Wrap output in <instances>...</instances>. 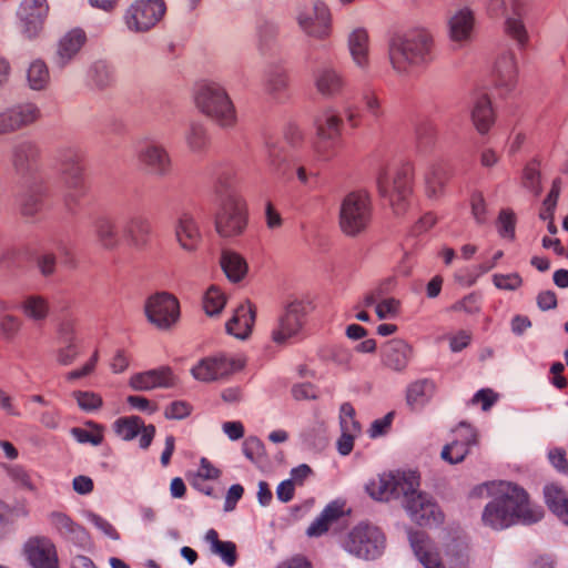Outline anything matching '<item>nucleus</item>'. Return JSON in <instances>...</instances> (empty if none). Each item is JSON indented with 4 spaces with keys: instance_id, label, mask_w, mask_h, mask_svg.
<instances>
[{
    "instance_id": "5fc2aeb1",
    "label": "nucleus",
    "mask_w": 568,
    "mask_h": 568,
    "mask_svg": "<svg viewBox=\"0 0 568 568\" xmlns=\"http://www.w3.org/2000/svg\"><path fill=\"white\" fill-rule=\"evenodd\" d=\"M95 235L104 248H113L118 243L115 227L106 217H100L95 221Z\"/></svg>"
},
{
    "instance_id": "de8ad7c7",
    "label": "nucleus",
    "mask_w": 568,
    "mask_h": 568,
    "mask_svg": "<svg viewBox=\"0 0 568 568\" xmlns=\"http://www.w3.org/2000/svg\"><path fill=\"white\" fill-rule=\"evenodd\" d=\"M415 135L420 149H432L438 138L437 125L432 120H422L416 124Z\"/></svg>"
},
{
    "instance_id": "bb28decb",
    "label": "nucleus",
    "mask_w": 568,
    "mask_h": 568,
    "mask_svg": "<svg viewBox=\"0 0 568 568\" xmlns=\"http://www.w3.org/2000/svg\"><path fill=\"white\" fill-rule=\"evenodd\" d=\"M353 63L362 71H367L369 61V36L365 28L357 27L351 31L347 39Z\"/></svg>"
},
{
    "instance_id": "4c0bfd02",
    "label": "nucleus",
    "mask_w": 568,
    "mask_h": 568,
    "mask_svg": "<svg viewBox=\"0 0 568 568\" xmlns=\"http://www.w3.org/2000/svg\"><path fill=\"white\" fill-rule=\"evenodd\" d=\"M545 501L558 519L568 526V493L555 484L544 488Z\"/></svg>"
},
{
    "instance_id": "f257e3e1",
    "label": "nucleus",
    "mask_w": 568,
    "mask_h": 568,
    "mask_svg": "<svg viewBox=\"0 0 568 568\" xmlns=\"http://www.w3.org/2000/svg\"><path fill=\"white\" fill-rule=\"evenodd\" d=\"M475 497H491L483 511V521L493 529H505L514 524L531 525L542 518L540 507L530 504L527 493L508 481H488L471 490Z\"/></svg>"
},
{
    "instance_id": "49530a36",
    "label": "nucleus",
    "mask_w": 568,
    "mask_h": 568,
    "mask_svg": "<svg viewBox=\"0 0 568 568\" xmlns=\"http://www.w3.org/2000/svg\"><path fill=\"white\" fill-rule=\"evenodd\" d=\"M10 478L22 488L28 490H37L42 483L41 476L33 471L24 468L21 465H14L9 469Z\"/></svg>"
},
{
    "instance_id": "1a4fd4ad",
    "label": "nucleus",
    "mask_w": 568,
    "mask_h": 568,
    "mask_svg": "<svg viewBox=\"0 0 568 568\" xmlns=\"http://www.w3.org/2000/svg\"><path fill=\"white\" fill-rule=\"evenodd\" d=\"M412 488L404 494V507L413 521L419 526H438L444 520V514L435 500L426 493L418 491L416 477L410 475Z\"/></svg>"
},
{
    "instance_id": "864d4df0",
    "label": "nucleus",
    "mask_w": 568,
    "mask_h": 568,
    "mask_svg": "<svg viewBox=\"0 0 568 568\" xmlns=\"http://www.w3.org/2000/svg\"><path fill=\"white\" fill-rule=\"evenodd\" d=\"M43 207V195L40 190H30L20 197V211L26 217L36 216Z\"/></svg>"
},
{
    "instance_id": "bf43d9fd",
    "label": "nucleus",
    "mask_w": 568,
    "mask_h": 568,
    "mask_svg": "<svg viewBox=\"0 0 568 568\" xmlns=\"http://www.w3.org/2000/svg\"><path fill=\"white\" fill-rule=\"evenodd\" d=\"M339 424L342 433L358 435L359 423L355 419V409L349 403H344L339 409Z\"/></svg>"
},
{
    "instance_id": "2eb2a0df",
    "label": "nucleus",
    "mask_w": 568,
    "mask_h": 568,
    "mask_svg": "<svg viewBox=\"0 0 568 568\" xmlns=\"http://www.w3.org/2000/svg\"><path fill=\"white\" fill-rule=\"evenodd\" d=\"M305 315L306 304L303 301L290 302L272 332L273 341L276 344H285L291 338L297 337L302 332Z\"/></svg>"
},
{
    "instance_id": "39448f33",
    "label": "nucleus",
    "mask_w": 568,
    "mask_h": 568,
    "mask_svg": "<svg viewBox=\"0 0 568 568\" xmlns=\"http://www.w3.org/2000/svg\"><path fill=\"white\" fill-rule=\"evenodd\" d=\"M339 545L355 558L376 560L385 551L386 537L379 527L359 523L341 537Z\"/></svg>"
},
{
    "instance_id": "774afa93",
    "label": "nucleus",
    "mask_w": 568,
    "mask_h": 568,
    "mask_svg": "<svg viewBox=\"0 0 568 568\" xmlns=\"http://www.w3.org/2000/svg\"><path fill=\"white\" fill-rule=\"evenodd\" d=\"M58 342L80 341L77 332V320L64 318L58 326Z\"/></svg>"
},
{
    "instance_id": "dca6fc26",
    "label": "nucleus",
    "mask_w": 568,
    "mask_h": 568,
    "mask_svg": "<svg viewBox=\"0 0 568 568\" xmlns=\"http://www.w3.org/2000/svg\"><path fill=\"white\" fill-rule=\"evenodd\" d=\"M49 11L47 0H23L18 9L22 33L28 39L37 38L43 29Z\"/></svg>"
},
{
    "instance_id": "338daca9",
    "label": "nucleus",
    "mask_w": 568,
    "mask_h": 568,
    "mask_svg": "<svg viewBox=\"0 0 568 568\" xmlns=\"http://www.w3.org/2000/svg\"><path fill=\"white\" fill-rule=\"evenodd\" d=\"M212 554L219 556L229 567H233L237 559L236 546L232 541H221L220 545L212 550Z\"/></svg>"
},
{
    "instance_id": "9b49d317",
    "label": "nucleus",
    "mask_w": 568,
    "mask_h": 568,
    "mask_svg": "<svg viewBox=\"0 0 568 568\" xmlns=\"http://www.w3.org/2000/svg\"><path fill=\"white\" fill-rule=\"evenodd\" d=\"M144 315L158 329L171 331L180 320L179 301L168 292H158L144 303Z\"/></svg>"
},
{
    "instance_id": "b1692460",
    "label": "nucleus",
    "mask_w": 568,
    "mask_h": 568,
    "mask_svg": "<svg viewBox=\"0 0 568 568\" xmlns=\"http://www.w3.org/2000/svg\"><path fill=\"white\" fill-rule=\"evenodd\" d=\"M518 65L516 55L511 50L498 54L494 65L496 85L506 92L514 90L517 83Z\"/></svg>"
},
{
    "instance_id": "3c124183",
    "label": "nucleus",
    "mask_w": 568,
    "mask_h": 568,
    "mask_svg": "<svg viewBox=\"0 0 568 568\" xmlns=\"http://www.w3.org/2000/svg\"><path fill=\"white\" fill-rule=\"evenodd\" d=\"M141 429L142 425L138 416L120 417L113 423L114 433L123 440H132L140 434Z\"/></svg>"
},
{
    "instance_id": "37998d69",
    "label": "nucleus",
    "mask_w": 568,
    "mask_h": 568,
    "mask_svg": "<svg viewBox=\"0 0 568 568\" xmlns=\"http://www.w3.org/2000/svg\"><path fill=\"white\" fill-rule=\"evenodd\" d=\"M142 231V222L139 212L134 214H126L120 222L121 239L128 245H138L139 237Z\"/></svg>"
},
{
    "instance_id": "680f3d73",
    "label": "nucleus",
    "mask_w": 568,
    "mask_h": 568,
    "mask_svg": "<svg viewBox=\"0 0 568 568\" xmlns=\"http://www.w3.org/2000/svg\"><path fill=\"white\" fill-rule=\"evenodd\" d=\"M450 568H467L469 562L468 547L464 542H455L448 549Z\"/></svg>"
},
{
    "instance_id": "0e129e2a",
    "label": "nucleus",
    "mask_w": 568,
    "mask_h": 568,
    "mask_svg": "<svg viewBox=\"0 0 568 568\" xmlns=\"http://www.w3.org/2000/svg\"><path fill=\"white\" fill-rule=\"evenodd\" d=\"M91 74L94 84L99 88L108 87L112 80L111 69L103 61H98L92 65Z\"/></svg>"
},
{
    "instance_id": "69168bd1",
    "label": "nucleus",
    "mask_w": 568,
    "mask_h": 568,
    "mask_svg": "<svg viewBox=\"0 0 568 568\" xmlns=\"http://www.w3.org/2000/svg\"><path fill=\"white\" fill-rule=\"evenodd\" d=\"M221 475L220 469H217L214 465L211 464L209 459L205 457L201 458L200 466L197 473L195 475L193 485L195 487H200V480H213L217 479Z\"/></svg>"
},
{
    "instance_id": "e433bc0d",
    "label": "nucleus",
    "mask_w": 568,
    "mask_h": 568,
    "mask_svg": "<svg viewBox=\"0 0 568 568\" xmlns=\"http://www.w3.org/2000/svg\"><path fill=\"white\" fill-rule=\"evenodd\" d=\"M20 310L27 318L34 323H43L50 315V303L43 295L29 294L22 298Z\"/></svg>"
},
{
    "instance_id": "c03bdc74",
    "label": "nucleus",
    "mask_w": 568,
    "mask_h": 568,
    "mask_svg": "<svg viewBox=\"0 0 568 568\" xmlns=\"http://www.w3.org/2000/svg\"><path fill=\"white\" fill-rule=\"evenodd\" d=\"M29 87L32 90H44L50 82V72L43 60L32 61L27 71Z\"/></svg>"
},
{
    "instance_id": "13d9d810",
    "label": "nucleus",
    "mask_w": 568,
    "mask_h": 568,
    "mask_svg": "<svg viewBox=\"0 0 568 568\" xmlns=\"http://www.w3.org/2000/svg\"><path fill=\"white\" fill-rule=\"evenodd\" d=\"M123 22L129 31L142 30V0H134L124 11Z\"/></svg>"
},
{
    "instance_id": "6e6552de",
    "label": "nucleus",
    "mask_w": 568,
    "mask_h": 568,
    "mask_svg": "<svg viewBox=\"0 0 568 568\" xmlns=\"http://www.w3.org/2000/svg\"><path fill=\"white\" fill-rule=\"evenodd\" d=\"M372 205L367 193L358 191L348 193L342 201L339 225L348 236L361 234L369 224Z\"/></svg>"
},
{
    "instance_id": "f704fd0d",
    "label": "nucleus",
    "mask_w": 568,
    "mask_h": 568,
    "mask_svg": "<svg viewBox=\"0 0 568 568\" xmlns=\"http://www.w3.org/2000/svg\"><path fill=\"white\" fill-rule=\"evenodd\" d=\"M184 143L192 154L200 155L205 152L210 144V134L202 121H191L184 133Z\"/></svg>"
},
{
    "instance_id": "7ed1b4c3",
    "label": "nucleus",
    "mask_w": 568,
    "mask_h": 568,
    "mask_svg": "<svg viewBox=\"0 0 568 568\" xmlns=\"http://www.w3.org/2000/svg\"><path fill=\"white\" fill-rule=\"evenodd\" d=\"M193 100L197 110L223 130L233 129L237 122L235 106L219 82L202 80L194 85Z\"/></svg>"
},
{
    "instance_id": "e2e57ef3",
    "label": "nucleus",
    "mask_w": 568,
    "mask_h": 568,
    "mask_svg": "<svg viewBox=\"0 0 568 568\" xmlns=\"http://www.w3.org/2000/svg\"><path fill=\"white\" fill-rule=\"evenodd\" d=\"M72 395L82 410L92 412L102 406V397L93 392L75 390Z\"/></svg>"
},
{
    "instance_id": "c756f323",
    "label": "nucleus",
    "mask_w": 568,
    "mask_h": 568,
    "mask_svg": "<svg viewBox=\"0 0 568 568\" xmlns=\"http://www.w3.org/2000/svg\"><path fill=\"white\" fill-rule=\"evenodd\" d=\"M408 540L415 556L425 568H444L424 531L409 530Z\"/></svg>"
},
{
    "instance_id": "c9c22d12",
    "label": "nucleus",
    "mask_w": 568,
    "mask_h": 568,
    "mask_svg": "<svg viewBox=\"0 0 568 568\" xmlns=\"http://www.w3.org/2000/svg\"><path fill=\"white\" fill-rule=\"evenodd\" d=\"M288 88V73L281 62H272L265 71V90L274 99L284 95Z\"/></svg>"
},
{
    "instance_id": "f8f14e48",
    "label": "nucleus",
    "mask_w": 568,
    "mask_h": 568,
    "mask_svg": "<svg viewBox=\"0 0 568 568\" xmlns=\"http://www.w3.org/2000/svg\"><path fill=\"white\" fill-rule=\"evenodd\" d=\"M296 22L306 36L317 40H324L331 33V11L322 0H312L310 6L300 7Z\"/></svg>"
},
{
    "instance_id": "72a5a7b5",
    "label": "nucleus",
    "mask_w": 568,
    "mask_h": 568,
    "mask_svg": "<svg viewBox=\"0 0 568 568\" xmlns=\"http://www.w3.org/2000/svg\"><path fill=\"white\" fill-rule=\"evenodd\" d=\"M474 12L469 8L459 9L449 19V36L455 42H466L470 39L474 29Z\"/></svg>"
},
{
    "instance_id": "20e7f679",
    "label": "nucleus",
    "mask_w": 568,
    "mask_h": 568,
    "mask_svg": "<svg viewBox=\"0 0 568 568\" xmlns=\"http://www.w3.org/2000/svg\"><path fill=\"white\" fill-rule=\"evenodd\" d=\"M217 211L215 230L223 239L243 234L247 225V211L244 200L230 190L221 179L216 185Z\"/></svg>"
},
{
    "instance_id": "a18cd8bd",
    "label": "nucleus",
    "mask_w": 568,
    "mask_h": 568,
    "mask_svg": "<svg viewBox=\"0 0 568 568\" xmlns=\"http://www.w3.org/2000/svg\"><path fill=\"white\" fill-rule=\"evenodd\" d=\"M174 385V375L170 367H159L144 372V390L169 388Z\"/></svg>"
},
{
    "instance_id": "09e8293b",
    "label": "nucleus",
    "mask_w": 568,
    "mask_h": 568,
    "mask_svg": "<svg viewBox=\"0 0 568 568\" xmlns=\"http://www.w3.org/2000/svg\"><path fill=\"white\" fill-rule=\"evenodd\" d=\"M17 130L36 122L40 116L39 108L33 103H22L9 109Z\"/></svg>"
},
{
    "instance_id": "423d86ee",
    "label": "nucleus",
    "mask_w": 568,
    "mask_h": 568,
    "mask_svg": "<svg viewBox=\"0 0 568 568\" xmlns=\"http://www.w3.org/2000/svg\"><path fill=\"white\" fill-rule=\"evenodd\" d=\"M57 162L65 189L64 202L71 210L87 193L83 153L74 146L63 148L58 152Z\"/></svg>"
},
{
    "instance_id": "6ab92c4d",
    "label": "nucleus",
    "mask_w": 568,
    "mask_h": 568,
    "mask_svg": "<svg viewBox=\"0 0 568 568\" xmlns=\"http://www.w3.org/2000/svg\"><path fill=\"white\" fill-rule=\"evenodd\" d=\"M24 555L32 568H59L55 546L45 537H33L24 544Z\"/></svg>"
},
{
    "instance_id": "4468645a",
    "label": "nucleus",
    "mask_w": 568,
    "mask_h": 568,
    "mask_svg": "<svg viewBox=\"0 0 568 568\" xmlns=\"http://www.w3.org/2000/svg\"><path fill=\"white\" fill-rule=\"evenodd\" d=\"M242 367L241 361L220 354L202 358L191 368V374L196 381L211 383L227 378Z\"/></svg>"
},
{
    "instance_id": "aec40b11",
    "label": "nucleus",
    "mask_w": 568,
    "mask_h": 568,
    "mask_svg": "<svg viewBox=\"0 0 568 568\" xmlns=\"http://www.w3.org/2000/svg\"><path fill=\"white\" fill-rule=\"evenodd\" d=\"M476 430L470 425L460 423L455 429V439L444 446L440 456L449 464L462 463L467 456L469 447L476 445Z\"/></svg>"
},
{
    "instance_id": "052dcab7",
    "label": "nucleus",
    "mask_w": 568,
    "mask_h": 568,
    "mask_svg": "<svg viewBox=\"0 0 568 568\" xmlns=\"http://www.w3.org/2000/svg\"><path fill=\"white\" fill-rule=\"evenodd\" d=\"M515 225V213L508 209L501 210L497 220V229L499 235L504 239L514 240Z\"/></svg>"
},
{
    "instance_id": "f3484780",
    "label": "nucleus",
    "mask_w": 568,
    "mask_h": 568,
    "mask_svg": "<svg viewBox=\"0 0 568 568\" xmlns=\"http://www.w3.org/2000/svg\"><path fill=\"white\" fill-rule=\"evenodd\" d=\"M172 172V160L166 149L155 141H144V178L162 180Z\"/></svg>"
},
{
    "instance_id": "a19ab883",
    "label": "nucleus",
    "mask_w": 568,
    "mask_h": 568,
    "mask_svg": "<svg viewBox=\"0 0 568 568\" xmlns=\"http://www.w3.org/2000/svg\"><path fill=\"white\" fill-rule=\"evenodd\" d=\"M342 125V118L327 111L316 121L317 135L322 141L333 142L341 135Z\"/></svg>"
},
{
    "instance_id": "2f4dec72",
    "label": "nucleus",
    "mask_w": 568,
    "mask_h": 568,
    "mask_svg": "<svg viewBox=\"0 0 568 568\" xmlns=\"http://www.w3.org/2000/svg\"><path fill=\"white\" fill-rule=\"evenodd\" d=\"M280 27L271 20H261L256 24V49L260 55L270 57L277 45Z\"/></svg>"
},
{
    "instance_id": "393cba45",
    "label": "nucleus",
    "mask_w": 568,
    "mask_h": 568,
    "mask_svg": "<svg viewBox=\"0 0 568 568\" xmlns=\"http://www.w3.org/2000/svg\"><path fill=\"white\" fill-rule=\"evenodd\" d=\"M413 356L412 346L404 339L394 338L382 348V362L392 371L403 372Z\"/></svg>"
},
{
    "instance_id": "c85d7f7f",
    "label": "nucleus",
    "mask_w": 568,
    "mask_h": 568,
    "mask_svg": "<svg viewBox=\"0 0 568 568\" xmlns=\"http://www.w3.org/2000/svg\"><path fill=\"white\" fill-rule=\"evenodd\" d=\"M87 41L85 32L81 29H72L63 36L59 42L55 64L64 68L81 50Z\"/></svg>"
},
{
    "instance_id": "412c9836",
    "label": "nucleus",
    "mask_w": 568,
    "mask_h": 568,
    "mask_svg": "<svg viewBox=\"0 0 568 568\" xmlns=\"http://www.w3.org/2000/svg\"><path fill=\"white\" fill-rule=\"evenodd\" d=\"M41 158L39 145L29 140L20 141L12 146L11 164L22 176L31 175L38 170Z\"/></svg>"
},
{
    "instance_id": "a878e982",
    "label": "nucleus",
    "mask_w": 568,
    "mask_h": 568,
    "mask_svg": "<svg viewBox=\"0 0 568 568\" xmlns=\"http://www.w3.org/2000/svg\"><path fill=\"white\" fill-rule=\"evenodd\" d=\"M469 109L470 118L476 130L480 134L487 133L495 121L491 101L488 94L485 92L474 93L469 102Z\"/></svg>"
},
{
    "instance_id": "ea45409f",
    "label": "nucleus",
    "mask_w": 568,
    "mask_h": 568,
    "mask_svg": "<svg viewBox=\"0 0 568 568\" xmlns=\"http://www.w3.org/2000/svg\"><path fill=\"white\" fill-rule=\"evenodd\" d=\"M343 515V508L337 503L327 505L321 515L308 526L306 534L310 537H318L325 534L331 524Z\"/></svg>"
},
{
    "instance_id": "4be33fe9",
    "label": "nucleus",
    "mask_w": 568,
    "mask_h": 568,
    "mask_svg": "<svg viewBox=\"0 0 568 568\" xmlns=\"http://www.w3.org/2000/svg\"><path fill=\"white\" fill-rule=\"evenodd\" d=\"M174 237L180 247L186 252H194L201 241V231L193 214L182 212L178 215L174 226Z\"/></svg>"
},
{
    "instance_id": "0eeeda50",
    "label": "nucleus",
    "mask_w": 568,
    "mask_h": 568,
    "mask_svg": "<svg viewBox=\"0 0 568 568\" xmlns=\"http://www.w3.org/2000/svg\"><path fill=\"white\" fill-rule=\"evenodd\" d=\"M376 184L395 214H402L407 206L412 192V173L409 168L379 166L376 173Z\"/></svg>"
},
{
    "instance_id": "9d476101",
    "label": "nucleus",
    "mask_w": 568,
    "mask_h": 568,
    "mask_svg": "<svg viewBox=\"0 0 568 568\" xmlns=\"http://www.w3.org/2000/svg\"><path fill=\"white\" fill-rule=\"evenodd\" d=\"M303 133L297 126L286 129L283 138L271 136L265 141L266 164L277 178H284L288 171V159L293 158L287 146L297 148Z\"/></svg>"
},
{
    "instance_id": "79ce46f5",
    "label": "nucleus",
    "mask_w": 568,
    "mask_h": 568,
    "mask_svg": "<svg viewBox=\"0 0 568 568\" xmlns=\"http://www.w3.org/2000/svg\"><path fill=\"white\" fill-rule=\"evenodd\" d=\"M308 160L304 156L290 158L288 159V171H295L298 182L306 187H313L317 178L316 171L308 168ZM283 179H290V174H286Z\"/></svg>"
},
{
    "instance_id": "f03ea898",
    "label": "nucleus",
    "mask_w": 568,
    "mask_h": 568,
    "mask_svg": "<svg viewBox=\"0 0 568 568\" xmlns=\"http://www.w3.org/2000/svg\"><path fill=\"white\" fill-rule=\"evenodd\" d=\"M386 45L388 62L398 77H408L433 60L434 40L426 29L394 31L388 36Z\"/></svg>"
},
{
    "instance_id": "8fccbe9b",
    "label": "nucleus",
    "mask_w": 568,
    "mask_h": 568,
    "mask_svg": "<svg viewBox=\"0 0 568 568\" xmlns=\"http://www.w3.org/2000/svg\"><path fill=\"white\" fill-rule=\"evenodd\" d=\"M446 179L447 172L445 168L440 164H432L425 174L428 196H438L445 185Z\"/></svg>"
},
{
    "instance_id": "a211bd4d",
    "label": "nucleus",
    "mask_w": 568,
    "mask_h": 568,
    "mask_svg": "<svg viewBox=\"0 0 568 568\" xmlns=\"http://www.w3.org/2000/svg\"><path fill=\"white\" fill-rule=\"evenodd\" d=\"M410 476L384 474L373 479L367 486V493L376 500L388 501L392 498L404 496L410 489Z\"/></svg>"
},
{
    "instance_id": "cd10ccee",
    "label": "nucleus",
    "mask_w": 568,
    "mask_h": 568,
    "mask_svg": "<svg viewBox=\"0 0 568 568\" xmlns=\"http://www.w3.org/2000/svg\"><path fill=\"white\" fill-rule=\"evenodd\" d=\"M52 527L65 539L75 545L84 547L89 542V535L85 529L74 523L68 515L53 511L49 517Z\"/></svg>"
},
{
    "instance_id": "473e14b6",
    "label": "nucleus",
    "mask_w": 568,
    "mask_h": 568,
    "mask_svg": "<svg viewBox=\"0 0 568 568\" xmlns=\"http://www.w3.org/2000/svg\"><path fill=\"white\" fill-rule=\"evenodd\" d=\"M435 388L434 382L427 378L413 382L406 390L407 405L413 410H420L430 402Z\"/></svg>"
},
{
    "instance_id": "6e6d98bb",
    "label": "nucleus",
    "mask_w": 568,
    "mask_h": 568,
    "mask_svg": "<svg viewBox=\"0 0 568 568\" xmlns=\"http://www.w3.org/2000/svg\"><path fill=\"white\" fill-rule=\"evenodd\" d=\"M59 344L54 352L57 363L61 366L73 364L81 353L80 341L59 342Z\"/></svg>"
},
{
    "instance_id": "7c9ffc66",
    "label": "nucleus",
    "mask_w": 568,
    "mask_h": 568,
    "mask_svg": "<svg viewBox=\"0 0 568 568\" xmlns=\"http://www.w3.org/2000/svg\"><path fill=\"white\" fill-rule=\"evenodd\" d=\"M255 322V310L250 303L241 304L226 323V332L236 338L245 339Z\"/></svg>"
},
{
    "instance_id": "ddd939ff",
    "label": "nucleus",
    "mask_w": 568,
    "mask_h": 568,
    "mask_svg": "<svg viewBox=\"0 0 568 568\" xmlns=\"http://www.w3.org/2000/svg\"><path fill=\"white\" fill-rule=\"evenodd\" d=\"M525 0H488L487 12L491 17H505V30L520 47L527 42V31L521 21Z\"/></svg>"
},
{
    "instance_id": "603ef678",
    "label": "nucleus",
    "mask_w": 568,
    "mask_h": 568,
    "mask_svg": "<svg viewBox=\"0 0 568 568\" xmlns=\"http://www.w3.org/2000/svg\"><path fill=\"white\" fill-rule=\"evenodd\" d=\"M166 13L164 0H144V31L154 28Z\"/></svg>"
},
{
    "instance_id": "58836bf2",
    "label": "nucleus",
    "mask_w": 568,
    "mask_h": 568,
    "mask_svg": "<svg viewBox=\"0 0 568 568\" xmlns=\"http://www.w3.org/2000/svg\"><path fill=\"white\" fill-rule=\"evenodd\" d=\"M220 264L226 277L234 283L240 282L247 272L245 260L231 250L222 251Z\"/></svg>"
},
{
    "instance_id": "4d7b16f0",
    "label": "nucleus",
    "mask_w": 568,
    "mask_h": 568,
    "mask_svg": "<svg viewBox=\"0 0 568 568\" xmlns=\"http://www.w3.org/2000/svg\"><path fill=\"white\" fill-rule=\"evenodd\" d=\"M226 303L225 295L216 286H211L204 295V311L207 315L214 316L222 312Z\"/></svg>"
},
{
    "instance_id": "5701e85b",
    "label": "nucleus",
    "mask_w": 568,
    "mask_h": 568,
    "mask_svg": "<svg viewBox=\"0 0 568 568\" xmlns=\"http://www.w3.org/2000/svg\"><path fill=\"white\" fill-rule=\"evenodd\" d=\"M345 84L344 75L333 64H323L314 72V85L324 98L338 97Z\"/></svg>"
}]
</instances>
